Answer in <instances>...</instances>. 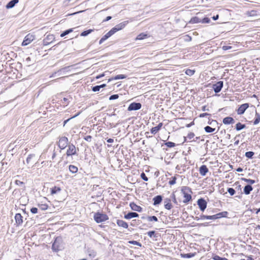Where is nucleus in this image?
<instances>
[{"label": "nucleus", "mask_w": 260, "mask_h": 260, "mask_svg": "<svg viewBox=\"0 0 260 260\" xmlns=\"http://www.w3.org/2000/svg\"><path fill=\"white\" fill-rule=\"evenodd\" d=\"M63 248V243L62 238L57 237L55 238L52 245V249L53 251L57 252Z\"/></svg>", "instance_id": "f257e3e1"}, {"label": "nucleus", "mask_w": 260, "mask_h": 260, "mask_svg": "<svg viewBox=\"0 0 260 260\" xmlns=\"http://www.w3.org/2000/svg\"><path fill=\"white\" fill-rule=\"evenodd\" d=\"M181 192L183 194L184 200L183 202L184 203H187L191 200V196L189 193H192V190L190 188L187 186H184L181 189Z\"/></svg>", "instance_id": "f03ea898"}, {"label": "nucleus", "mask_w": 260, "mask_h": 260, "mask_svg": "<svg viewBox=\"0 0 260 260\" xmlns=\"http://www.w3.org/2000/svg\"><path fill=\"white\" fill-rule=\"evenodd\" d=\"M93 218L97 223L103 222L109 218L107 214L99 212L94 213Z\"/></svg>", "instance_id": "7ed1b4c3"}, {"label": "nucleus", "mask_w": 260, "mask_h": 260, "mask_svg": "<svg viewBox=\"0 0 260 260\" xmlns=\"http://www.w3.org/2000/svg\"><path fill=\"white\" fill-rule=\"evenodd\" d=\"M228 214V212L223 211L213 215H208L207 219L215 220L222 217H226Z\"/></svg>", "instance_id": "20e7f679"}, {"label": "nucleus", "mask_w": 260, "mask_h": 260, "mask_svg": "<svg viewBox=\"0 0 260 260\" xmlns=\"http://www.w3.org/2000/svg\"><path fill=\"white\" fill-rule=\"evenodd\" d=\"M68 139L66 137L60 138L58 141V147L61 149H64L68 145Z\"/></svg>", "instance_id": "39448f33"}, {"label": "nucleus", "mask_w": 260, "mask_h": 260, "mask_svg": "<svg viewBox=\"0 0 260 260\" xmlns=\"http://www.w3.org/2000/svg\"><path fill=\"white\" fill-rule=\"evenodd\" d=\"M35 39V36L32 34H28L24 38L22 46H26L29 44Z\"/></svg>", "instance_id": "423d86ee"}, {"label": "nucleus", "mask_w": 260, "mask_h": 260, "mask_svg": "<svg viewBox=\"0 0 260 260\" xmlns=\"http://www.w3.org/2000/svg\"><path fill=\"white\" fill-rule=\"evenodd\" d=\"M68 156L77 154L76 148L74 145L71 144L68 145V149L67 151Z\"/></svg>", "instance_id": "0eeeda50"}, {"label": "nucleus", "mask_w": 260, "mask_h": 260, "mask_svg": "<svg viewBox=\"0 0 260 260\" xmlns=\"http://www.w3.org/2000/svg\"><path fill=\"white\" fill-rule=\"evenodd\" d=\"M128 23V21H123V22L120 23L119 24L116 25L114 27L112 28V30L113 31V32L115 34L117 31H119V30H121L123 28H124Z\"/></svg>", "instance_id": "6e6552de"}, {"label": "nucleus", "mask_w": 260, "mask_h": 260, "mask_svg": "<svg viewBox=\"0 0 260 260\" xmlns=\"http://www.w3.org/2000/svg\"><path fill=\"white\" fill-rule=\"evenodd\" d=\"M197 204L202 211H204L207 208V203L203 198L199 199L197 201Z\"/></svg>", "instance_id": "1a4fd4ad"}, {"label": "nucleus", "mask_w": 260, "mask_h": 260, "mask_svg": "<svg viewBox=\"0 0 260 260\" xmlns=\"http://www.w3.org/2000/svg\"><path fill=\"white\" fill-rule=\"evenodd\" d=\"M141 107V103L133 102L129 105L127 110L128 111L138 110L140 109Z\"/></svg>", "instance_id": "9d476101"}, {"label": "nucleus", "mask_w": 260, "mask_h": 260, "mask_svg": "<svg viewBox=\"0 0 260 260\" xmlns=\"http://www.w3.org/2000/svg\"><path fill=\"white\" fill-rule=\"evenodd\" d=\"M249 104L248 103H245L243 104H242L239 106V107L237 110V112L238 115H242L243 114L246 110L249 107Z\"/></svg>", "instance_id": "9b49d317"}, {"label": "nucleus", "mask_w": 260, "mask_h": 260, "mask_svg": "<svg viewBox=\"0 0 260 260\" xmlns=\"http://www.w3.org/2000/svg\"><path fill=\"white\" fill-rule=\"evenodd\" d=\"M223 81H220L213 84V88L215 93L220 92L223 87Z\"/></svg>", "instance_id": "f8f14e48"}, {"label": "nucleus", "mask_w": 260, "mask_h": 260, "mask_svg": "<svg viewBox=\"0 0 260 260\" xmlns=\"http://www.w3.org/2000/svg\"><path fill=\"white\" fill-rule=\"evenodd\" d=\"M114 32L112 30V29L108 31L106 34H105L100 40L99 43L101 44L103 42H104L105 41H106L107 39H108L109 37H110L111 36H112Z\"/></svg>", "instance_id": "ddd939ff"}, {"label": "nucleus", "mask_w": 260, "mask_h": 260, "mask_svg": "<svg viewBox=\"0 0 260 260\" xmlns=\"http://www.w3.org/2000/svg\"><path fill=\"white\" fill-rule=\"evenodd\" d=\"M139 217V214L136 212H130L124 215V218L126 219H130L133 218Z\"/></svg>", "instance_id": "4468645a"}, {"label": "nucleus", "mask_w": 260, "mask_h": 260, "mask_svg": "<svg viewBox=\"0 0 260 260\" xmlns=\"http://www.w3.org/2000/svg\"><path fill=\"white\" fill-rule=\"evenodd\" d=\"M23 217L21 214L17 213L15 216L16 223L18 225H21L23 222Z\"/></svg>", "instance_id": "2eb2a0df"}, {"label": "nucleus", "mask_w": 260, "mask_h": 260, "mask_svg": "<svg viewBox=\"0 0 260 260\" xmlns=\"http://www.w3.org/2000/svg\"><path fill=\"white\" fill-rule=\"evenodd\" d=\"M222 122L224 124H231L235 123V120L231 117H226L223 119Z\"/></svg>", "instance_id": "dca6fc26"}, {"label": "nucleus", "mask_w": 260, "mask_h": 260, "mask_svg": "<svg viewBox=\"0 0 260 260\" xmlns=\"http://www.w3.org/2000/svg\"><path fill=\"white\" fill-rule=\"evenodd\" d=\"M208 171L209 170L205 165L201 166L199 169L200 174L203 176H205Z\"/></svg>", "instance_id": "f3484780"}, {"label": "nucleus", "mask_w": 260, "mask_h": 260, "mask_svg": "<svg viewBox=\"0 0 260 260\" xmlns=\"http://www.w3.org/2000/svg\"><path fill=\"white\" fill-rule=\"evenodd\" d=\"M129 206L132 210L134 211L140 212L142 210V208L140 206L137 205L134 202L131 203Z\"/></svg>", "instance_id": "a211bd4d"}, {"label": "nucleus", "mask_w": 260, "mask_h": 260, "mask_svg": "<svg viewBox=\"0 0 260 260\" xmlns=\"http://www.w3.org/2000/svg\"><path fill=\"white\" fill-rule=\"evenodd\" d=\"M162 200V196L160 195H157L153 198V205L156 206L159 204Z\"/></svg>", "instance_id": "6ab92c4d"}, {"label": "nucleus", "mask_w": 260, "mask_h": 260, "mask_svg": "<svg viewBox=\"0 0 260 260\" xmlns=\"http://www.w3.org/2000/svg\"><path fill=\"white\" fill-rule=\"evenodd\" d=\"M150 37V36L145 33H140L139 34L135 39V40H142Z\"/></svg>", "instance_id": "aec40b11"}, {"label": "nucleus", "mask_w": 260, "mask_h": 260, "mask_svg": "<svg viewBox=\"0 0 260 260\" xmlns=\"http://www.w3.org/2000/svg\"><path fill=\"white\" fill-rule=\"evenodd\" d=\"M252 189L253 187H252V186L250 184H247L245 185V187H244V193L245 194L248 195L250 194V192L252 190Z\"/></svg>", "instance_id": "412c9836"}, {"label": "nucleus", "mask_w": 260, "mask_h": 260, "mask_svg": "<svg viewBox=\"0 0 260 260\" xmlns=\"http://www.w3.org/2000/svg\"><path fill=\"white\" fill-rule=\"evenodd\" d=\"M116 223L118 226L122 227L125 229H127L128 226V224L122 220L117 219L116 220Z\"/></svg>", "instance_id": "4be33fe9"}, {"label": "nucleus", "mask_w": 260, "mask_h": 260, "mask_svg": "<svg viewBox=\"0 0 260 260\" xmlns=\"http://www.w3.org/2000/svg\"><path fill=\"white\" fill-rule=\"evenodd\" d=\"M61 188L58 186H54L53 187L50 188V193L51 195H53L54 194H56L59 193L61 191Z\"/></svg>", "instance_id": "5701e85b"}, {"label": "nucleus", "mask_w": 260, "mask_h": 260, "mask_svg": "<svg viewBox=\"0 0 260 260\" xmlns=\"http://www.w3.org/2000/svg\"><path fill=\"white\" fill-rule=\"evenodd\" d=\"M19 0H12L9 2L6 5L7 9H10L14 7V6L17 4Z\"/></svg>", "instance_id": "b1692460"}, {"label": "nucleus", "mask_w": 260, "mask_h": 260, "mask_svg": "<svg viewBox=\"0 0 260 260\" xmlns=\"http://www.w3.org/2000/svg\"><path fill=\"white\" fill-rule=\"evenodd\" d=\"M126 78V76L124 75H118L115 77H112L108 79V82H110L113 80L123 79Z\"/></svg>", "instance_id": "393cba45"}, {"label": "nucleus", "mask_w": 260, "mask_h": 260, "mask_svg": "<svg viewBox=\"0 0 260 260\" xmlns=\"http://www.w3.org/2000/svg\"><path fill=\"white\" fill-rule=\"evenodd\" d=\"M87 253L89 256L91 258H93L96 256V252L92 249L88 248L87 249Z\"/></svg>", "instance_id": "a878e982"}, {"label": "nucleus", "mask_w": 260, "mask_h": 260, "mask_svg": "<svg viewBox=\"0 0 260 260\" xmlns=\"http://www.w3.org/2000/svg\"><path fill=\"white\" fill-rule=\"evenodd\" d=\"M69 169L70 171L72 173H76L78 170V168L74 165H70Z\"/></svg>", "instance_id": "bb28decb"}, {"label": "nucleus", "mask_w": 260, "mask_h": 260, "mask_svg": "<svg viewBox=\"0 0 260 260\" xmlns=\"http://www.w3.org/2000/svg\"><path fill=\"white\" fill-rule=\"evenodd\" d=\"M158 131H146L145 132V135L147 138L152 137L153 135H155Z\"/></svg>", "instance_id": "cd10ccee"}, {"label": "nucleus", "mask_w": 260, "mask_h": 260, "mask_svg": "<svg viewBox=\"0 0 260 260\" xmlns=\"http://www.w3.org/2000/svg\"><path fill=\"white\" fill-rule=\"evenodd\" d=\"M194 136V134L193 133H190L188 134L187 137H184V141L182 142V143L186 141L187 139L190 140H191Z\"/></svg>", "instance_id": "c85d7f7f"}, {"label": "nucleus", "mask_w": 260, "mask_h": 260, "mask_svg": "<svg viewBox=\"0 0 260 260\" xmlns=\"http://www.w3.org/2000/svg\"><path fill=\"white\" fill-rule=\"evenodd\" d=\"M196 255V253H188L186 254H182L181 256L184 258H191Z\"/></svg>", "instance_id": "c756f323"}, {"label": "nucleus", "mask_w": 260, "mask_h": 260, "mask_svg": "<svg viewBox=\"0 0 260 260\" xmlns=\"http://www.w3.org/2000/svg\"><path fill=\"white\" fill-rule=\"evenodd\" d=\"M190 22L192 23H198L201 22V19L197 17H194L190 20Z\"/></svg>", "instance_id": "7c9ffc66"}, {"label": "nucleus", "mask_w": 260, "mask_h": 260, "mask_svg": "<svg viewBox=\"0 0 260 260\" xmlns=\"http://www.w3.org/2000/svg\"><path fill=\"white\" fill-rule=\"evenodd\" d=\"M73 29L74 28H70V29H67L66 30H65L64 31H63L62 33H61L60 34V37H64L66 35L72 32L73 31Z\"/></svg>", "instance_id": "2f4dec72"}, {"label": "nucleus", "mask_w": 260, "mask_h": 260, "mask_svg": "<svg viewBox=\"0 0 260 260\" xmlns=\"http://www.w3.org/2000/svg\"><path fill=\"white\" fill-rule=\"evenodd\" d=\"M254 153L253 151H247L245 153V156L249 159L252 158L253 156L254 155Z\"/></svg>", "instance_id": "473e14b6"}, {"label": "nucleus", "mask_w": 260, "mask_h": 260, "mask_svg": "<svg viewBox=\"0 0 260 260\" xmlns=\"http://www.w3.org/2000/svg\"><path fill=\"white\" fill-rule=\"evenodd\" d=\"M185 73L187 75L191 76H192L194 74L195 70L188 69L186 70Z\"/></svg>", "instance_id": "72a5a7b5"}, {"label": "nucleus", "mask_w": 260, "mask_h": 260, "mask_svg": "<svg viewBox=\"0 0 260 260\" xmlns=\"http://www.w3.org/2000/svg\"><path fill=\"white\" fill-rule=\"evenodd\" d=\"M245 127V125L244 124H242L240 122H238L236 124V130H241Z\"/></svg>", "instance_id": "f704fd0d"}, {"label": "nucleus", "mask_w": 260, "mask_h": 260, "mask_svg": "<svg viewBox=\"0 0 260 260\" xmlns=\"http://www.w3.org/2000/svg\"><path fill=\"white\" fill-rule=\"evenodd\" d=\"M242 180L244 181L245 182L249 183V184L251 185L254 184L255 182L254 180L250 179H246V178H242Z\"/></svg>", "instance_id": "c9c22d12"}, {"label": "nucleus", "mask_w": 260, "mask_h": 260, "mask_svg": "<svg viewBox=\"0 0 260 260\" xmlns=\"http://www.w3.org/2000/svg\"><path fill=\"white\" fill-rule=\"evenodd\" d=\"M93 31V29H88L87 30H85V31H83L81 34H80V36H82V37H85V36H87L88 34H89L90 33H91V32H92Z\"/></svg>", "instance_id": "e433bc0d"}, {"label": "nucleus", "mask_w": 260, "mask_h": 260, "mask_svg": "<svg viewBox=\"0 0 260 260\" xmlns=\"http://www.w3.org/2000/svg\"><path fill=\"white\" fill-rule=\"evenodd\" d=\"M147 220L149 221H154L156 222V221H158V218L155 216H148Z\"/></svg>", "instance_id": "4c0bfd02"}, {"label": "nucleus", "mask_w": 260, "mask_h": 260, "mask_svg": "<svg viewBox=\"0 0 260 260\" xmlns=\"http://www.w3.org/2000/svg\"><path fill=\"white\" fill-rule=\"evenodd\" d=\"M260 121V115L257 113H256V118L254 120V124H256L259 123Z\"/></svg>", "instance_id": "58836bf2"}, {"label": "nucleus", "mask_w": 260, "mask_h": 260, "mask_svg": "<svg viewBox=\"0 0 260 260\" xmlns=\"http://www.w3.org/2000/svg\"><path fill=\"white\" fill-rule=\"evenodd\" d=\"M214 260H229L226 258L221 257L218 255H215L212 257Z\"/></svg>", "instance_id": "ea45409f"}, {"label": "nucleus", "mask_w": 260, "mask_h": 260, "mask_svg": "<svg viewBox=\"0 0 260 260\" xmlns=\"http://www.w3.org/2000/svg\"><path fill=\"white\" fill-rule=\"evenodd\" d=\"M176 177L175 176L172 177L171 180L169 181V184L170 185H174L176 183Z\"/></svg>", "instance_id": "a19ab883"}, {"label": "nucleus", "mask_w": 260, "mask_h": 260, "mask_svg": "<svg viewBox=\"0 0 260 260\" xmlns=\"http://www.w3.org/2000/svg\"><path fill=\"white\" fill-rule=\"evenodd\" d=\"M130 244H133V245H137V246H138L139 247H141L142 246V244L141 243H140V242L137 241H129L128 242Z\"/></svg>", "instance_id": "79ce46f5"}, {"label": "nucleus", "mask_w": 260, "mask_h": 260, "mask_svg": "<svg viewBox=\"0 0 260 260\" xmlns=\"http://www.w3.org/2000/svg\"><path fill=\"white\" fill-rule=\"evenodd\" d=\"M228 191L231 196L234 195L236 192L235 190L233 188H228Z\"/></svg>", "instance_id": "37998d69"}, {"label": "nucleus", "mask_w": 260, "mask_h": 260, "mask_svg": "<svg viewBox=\"0 0 260 260\" xmlns=\"http://www.w3.org/2000/svg\"><path fill=\"white\" fill-rule=\"evenodd\" d=\"M165 145L169 148H172L174 147L176 144L175 143L172 142H168L165 143Z\"/></svg>", "instance_id": "c03bdc74"}, {"label": "nucleus", "mask_w": 260, "mask_h": 260, "mask_svg": "<svg viewBox=\"0 0 260 260\" xmlns=\"http://www.w3.org/2000/svg\"><path fill=\"white\" fill-rule=\"evenodd\" d=\"M39 207L42 210L44 211L48 209V206L47 204H41L39 205Z\"/></svg>", "instance_id": "a18cd8bd"}, {"label": "nucleus", "mask_w": 260, "mask_h": 260, "mask_svg": "<svg viewBox=\"0 0 260 260\" xmlns=\"http://www.w3.org/2000/svg\"><path fill=\"white\" fill-rule=\"evenodd\" d=\"M154 235H155V231H149L147 233V235L150 238L152 237V236H153L154 237H156V236Z\"/></svg>", "instance_id": "49530a36"}, {"label": "nucleus", "mask_w": 260, "mask_h": 260, "mask_svg": "<svg viewBox=\"0 0 260 260\" xmlns=\"http://www.w3.org/2000/svg\"><path fill=\"white\" fill-rule=\"evenodd\" d=\"M141 178L144 181H147L148 180V177L146 176L144 173H142L141 174Z\"/></svg>", "instance_id": "de8ad7c7"}, {"label": "nucleus", "mask_w": 260, "mask_h": 260, "mask_svg": "<svg viewBox=\"0 0 260 260\" xmlns=\"http://www.w3.org/2000/svg\"><path fill=\"white\" fill-rule=\"evenodd\" d=\"M210 21V19L208 17H205L201 20V22L203 23H208Z\"/></svg>", "instance_id": "09e8293b"}, {"label": "nucleus", "mask_w": 260, "mask_h": 260, "mask_svg": "<svg viewBox=\"0 0 260 260\" xmlns=\"http://www.w3.org/2000/svg\"><path fill=\"white\" fill-rule=\"evenodd\" d=\"M34 156V154H29L28 157H27L26 158V162L27 164H29L30 162V160L31 159V158Z\"/></svg>", "instance_id": "8fccbe9b"}, {"label": "nucleus", "mask_w": 260, "mask_h": 260, "mask_svg": "<svg viewBox=\"0 0 260 260\" xmlns=\"http://www.w3.org/2000/svg\"><path fill=\"white\" fill-rule=\"evenodd\" d=\"M171 198H172V200H173V202L175 203V204H177V200H176V196H175V194H174V193H173L171 195Z\"/></svg>", "instance_id": "3c124183"}, {"label": "nucleus", "mask_w": 260, "mask_h": 260, "mask_svg": "<svg viewBox=\"0 0 260 260\" xmlns=\"http://www.w3.org/2000/svg\"><path fill=\"white\" fill-rule=\"evenodd\" d=\"M165 207L168 210H170L172 208V205L171 203L165 204Z\"/></svg>", "instance_id": "603ef678"}, {"label": "nucleus", "mask_w": 260, "mask_h": 260, "mask_svg": "<svg viewBox=\"0 0 260 260\" xmlns=\"http://www.w3.org/2000/svg\"><path fill=\"white\" fill-rule=\"evenodd\" d=\"M15 184L18 186H22L24 185V182L18 180H16L15 181Z\"/></svg>", "instance_id": "864d4df0"}, {"label": "nucleus", "mask_w": 260, "mask_h": 260, "mask_svg": "<svg viewBox=\"0 0 260 260\" xmlns=\"http://www.w3.org/2000/svg\"><path fill=\"white\" fill-rule=\"evenodd\" d=\"M118 98H119L118 94H113L110 96L109 100H113L117 99Z\"/></svg>", "instance_id": "5fc2aeb1"}, {"label": "nucleus", "mask_w": 260, "mask_h": 260, "mask_svg": "<svg viewBox=\"0 0 260 260\" xmlns=\"http://www.w3.org/2000/svg\"><path fill=\"white\" fill-rule=\"evenodd\" d=\"M100 89V86L99 85L95 86L92 87V90L94 92L98 91Z\"/></svg>", "instance_id": "6e6d98bb"}, {"label": "nucleus", "mask_w": 260, "mask_h": 260, "mask_svg": "<svg viewBox=\"0 0 260 260\" xmlns=\"http://www.w3.org/2000/svg\"><path fill=\"white\" fill-rule=\"evenodd\" d=\"M81 113V112H78L77 114H76V115H75L74 116H73V117H72L71 118H69L67 120H65L64 121V125H65V124L69 121L71 119L73 118H75L76 117V116H78Z\"/></svg>", "instance_id": "4d7b16f0"}, {"label": "nucleus", "mask_w": 260, "mask_h": 260, "mask_svg": "<svg viewBox=\"0 0 260 260\" xmlns=\"http://www.w3.org/2000/svg\"><path fill=\"white\" fill-rule=\"evenodd\" d=\"M30 212L32 214H36V213H37L38 212V209L37 208H36V207H32L30 209Z\"/></svg>", "instance_id": "13d9d810"}, {"label": "nucleus", "mask_w": 260, "mask_h": 260, "mask_svg": "<svg viewBox=\"0 0 260 260\" xmlns=\"http://www.w3.org/2000/svg\"><path fill=\"white\" fill-rule=\"evenodd\" d=\"M91 139L92 137L89 135L84 137V139L88 142H90L91 141Z\"/></svg>", "instance_id": "bf43d9fd"}, {"label": "nucleus", "mask_w": 260, "mask_h": 260, "mask_svg": "<svg viewBox=\"0 0 260 260\" xmlns=\"http://www.w3.org/2000/svg\"><path fill=\"white\" fill-rule=\"evenodd\" d=\"M222 49L223 50H227L231 49L232 48V46H222Z\"/></svg>", "instance_id": "052dcab7"}, {"label": "nucleus", "mask_w": 260, "mask_h": 260, "mask_svg": "<svg viewBox=\"0 0 260 260\" xmlns=\"http://www.w3.org/2000/svg\"><path fill=\"white\" fill-rule=\"evenodd\" d=\"M246 135V133L245 132H243L242 133H241L240 134H239V135L237 136V137H244Z\"/></svg>", "instance_id": "680f3d73"}, {"label": "nucleus", "mask_w": 260, "mask_h": 260, "mask_svg": "<svg viewBox=\"0 0 260 260\" xmlns=\"http://www.w3.org/2000/svg\"><path fill=\"white\" fill-rule=\"evenodd\" d=\"M250 15L251 16H254L256 15V11L255 10H252L249 12Z\"/></svg>", "instance_id": "e2e57ef3"}, {"label": "nucleus", "mask_w": 260, "mask_h": 260, "mask_svg": "<svg viewBox=\"0 0 260 260\" xmlns=\"http://www.w3.org/2000/svg\"><path fill=\"white\" fill-rule=\"evenodd\" d=\"M171 199L166 198L164 200V203H165V204H167V203H171Z\"/></svg>", "instance_id": "0e129e2a"}, {"label": "nucleus", "mask_w": 260, "mask_h": 260, "mask_svg": "<svg viewBox=\"0 0 260 260\" xmlns=\"http://www.w3.org/2000/svg\"><path fill=\"white\" fill-rule=\"evenodd\" d=\"M208 215H201L200 216V219H207Z\"/></svg>", "instance_id": "69168bd1"}, {"label": "nucleus", "mask_w": 260, "mask_h": 260, "mask_svg": "<svg viewBox=\"0 0 260 260\" xmlns=\"http://www.w3.org/2000/svg\"><path fill=\"white\" fill-rule=\"evenodd\" d=\"M210 114L207 113H202L200 115V117H204L206 116H208Z\"/></svg>", "instance_id": "338daca9"}, {"label": "nucleus", "mask_w": 260, "mask_h": 260, "mask_svg": "<svg viewBox=\"0 0 260 260\" xmlns=\"http://www.w3.org/2000/svg\"><path fill=\"white\" fill-rule=\"evenodd\" d=\"M246 257L247 258L246 260H254L251 255L246 256Z\"/></svg>", "instance_id": "774afa93"}]
</instances>
